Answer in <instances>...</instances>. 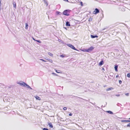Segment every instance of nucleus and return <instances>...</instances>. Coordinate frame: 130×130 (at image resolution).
<instances>
[{
  "label": "nucleus",
  "mask_w": 130,
  "mask_h": 130,
  "mask_svg": "<svg viewBox=\"0 0 130 130\" xmlns=\"http://www.w3.org/2000/svg\"><path fill=\"white\" fill-rule=\"evenodd\" d=\"M125 95L127 96H129V93H127L125 94Z\"/></svg>",
  "instance_id": "24"
},
{
  "label": "nucleus",
  "mask_w": 130,
  "mask_h": 130,
  "mask_svg": "<svg viewBox=\"0 0 130 130\" xmlns=\"http://www.w3.org/2000/svg\"><path fill=\"white\" fill-rule=\"evenodd\" d=\"M35 98H36L37 100H41V98L38 96H35Z\"/></svg>",
  "instance_id": "9"
},
{
  "label": "nucleus",
  "mask_w": 130,
  "mask_h": 130,
  "mask_svg": "<svg viewBox=\"0 0 130 130\" xmlns=\"http://www.w3.org/2000/svg\"><path fill=\"white\" fill-rule=\"evenodd\" d=\"M48 54L50 56H52L53 55V54L50 52L48 53Z\"/></svg>",
  "instance_id": "15"
},
{
  "label": "nucleus",
  "mask_w": 130,
  "mask_h": 130,
  "mask_svg": "<svg viewBox=\"0 0 130 130\" xmlns=\"http://www.w3.org/2000/svg\"><path fill=\"white\" fill-rule=\"evenodd\" d=\"M13 4L14 7L16 8V4L15 2H13Z\"/></svg>",
  "instance_id": "10"
},
{
  "label": "nucleus",
  "mask_w": 130,
  "mask_h": 130,
  "mask_svg": "<svg viewBox=\"0 0 130 130\" xmlns=\"http://www.w3.org/2000/svg\"><path fill=\"white\" fill-rule=\"evenodd\" d=\"M129 119H130V118H129Z\"/></svg>",
  "instance_id": "34"
},
{
  "label": "nucleus",
  "mask_w": 130,
  "mask_h": 130,
  "mask_svg": "<svg viewBox=\"0 0 130 130\" xmlns=\"http://www.w3.org/2000/svg\"><path fill=\"white\" fill-rule=\"evenodd\" d=\"M118 67L117 65L115 66V70L117 72L118 71V70H117Z\"/></svg>",
  "instance_id": "12"
},
{
  "label": "nucleus",
  "mask_w": 130,
  "mask_h": 130,
  "mask_svg": "<svg viewBox=\"0 0 130 130\" xmlns=\"http://www.w3.org/2000/svg\"><path fill=\"white\" fill-rule=\"evenodd\" d=\"M60 56L62 57H64V56L63 55H62Z\"/></svg>",
  "instance_id": "25"
},
{
  "label": "nucleus",
  "mask_w": 130,
  "mask_h": 130,
  "mask_svg": "<svg viewBox=\"0 0 130 130\" xmlns=\"http://www.w3.org/2000/svg\"><path fill=\"white\" fill-rule=\"evenodd\" d=\"M50 128H52L53 127V126L52 124V123L51 122L49 123L48 124Z\"/></svg>",
  "instance_id": "7"
},
{
  "label": "nucleus",
  "mask_w": 130,
  "mask_h": 130,
  "mask_svg": "<svg viewBox=\"0 0 130 130\" xmlns=\"http://www.w3.org/2000/svg\"><path fill=\"white\" fill-rule=\"evenodd\" d=\"M43 130H48V129L47 128H43Z\"/></svg>",
  "instance_id": "23"
},
{
  "label": "nucleus",
  "mask_w": 130,
  "mask_h": 130,
  "mask_svg": "<svg viewBox=\"0 0 130 130\" xmlns=\"http://www.w3.org/2000/svg\"><path fill=\"white\" fill-rule=\"evenodd\" d=\"M25 25H26L25 28L26 29H27L28 28V25L26 23Z\"/></svg>",
  "instance_id": "16"
},
{
  "label": "nucleus",
  "mask_w": 130,
  "mask_h": 130,
  "mask_svg": "<svg viewBox=\"0 0 130 130\" xmlns=\"http://www.w3.org/2000/svg\"><path fill=\"white\" fill-rule=\"evenodd\" d=\"M123 121L124 122H130V120H124V121Z\"/></svg>",
  "instance_id": "21"
},
{
  "label": "nucleus",
  "mask_w": 130,
  "mask_h": 130,
  "mask_svg": "<svg viewBox=\"0 0 130 130\" xmlns=\"http://www.w3.org/2000/svg\"><path fill=\"white\" fill-rule=\"evenodd\" d=\"M67 45L68 46L70 47L72 49L75 50H77L75 48L73 45L71 44H67Z\"/></svg>",
  "instance_id": "3"
},
{
  "label": "nucleus",
  "mask_w": 130,
  "mask_h": 130,
  "mask_svg": "<svg viewBox=\"0 0 130 130\" xmlns=\"http://www.w3.org/2000/svg\"><path fill=\"white\" fill-rule=\"evenodd\" d=\"M118 77V75H117V76H116V78H117V77Z\"/></svg>",
  "instance_id": "31"
},
{
  "label": "nucleus",
  "mask_w": 130,
  "mask_h": 130,
  "mask_svg": "<svg viewBox=\"0 0 130 130\" xmlns=\"http://www.w3.org/2000/svg\"><path fill=\"white\" fill-rule=\"evenodd\" d=\"M33 39L34 40H35V39Z\"/></svg>",
  "instance_id": "33"
},
{
  "label": "nucleus",
  "mask_w": 130,
  "mask_h": 130,
  "mask_svg": "<svg viewBox=\"0 0 130 130\" xmlns=\"http://www.w3.org/2000/svg\"><path fill=\"white\" fill-rule=\"evenodd\" d=\"M56 72L57 73H60V72H58V71H57V70H56Z\"/></svg>",
  "instance_id": "28"
},
{
  "label": "nucleus",
  "mask_w": 130,
  "mask_h": 130,
  "mask_svg": "<svg viewBox=\"0 0 130 130\" xmlns=\"http://www.w3.org/2000/svg\"><path fill=\"white\" fill-rule=\"evenodd\" d=\"M113 89V88H108L107 90H106L107 91H109L110 90H111L112 89Z\"/></svg>",
  "instance_id": "13"
},
{
  "label": "nucleus",
  "mask_w": 130,
  "mask_h": 130,
  "mask_svg": "<svg viewBox=\"0 0 130 130\" xmlns=\"http://www.w3.org/2000/svg\"><path fill=\"white\" fill-rule=\"evenodd\" d=\"M127 76L128 77H130V73H128L127 75Z\"/></svg>",
  "instance_id": "18"
},
{
  "label": "nucleus",
  "mask_w": 130,
  "mask_h": 130,
  "mask_svg": "<svg viewBox=\"0 0 130 130\" xmlns=\"http://www.w3.org/2000/svg\"><path fill=\"white\" fill-rule=\"evenodd\" d=\"M94 47H92V46H91L87 50V52H90L92 50L94 49Z\"/></svg>",
  "instance_id": "5"
},
{
  "label": "nucleus",
  "mask_w": 130,
  "mask_h": 130,
  "mask_svg": "<svg viewBox=\"0 0 130 130\" xmlns=\"http://www.w3.org/2000/svg\"><path fill=\"white\" fill-rule=\"evenodd\" d=\"M81 3H82V2H81Z\"/></svg>",
  "instance_id": "32"
},
{
  "label": "nucleus",
  "mask_w": 130,
  "mask_h": 130,
  "mask_svg": "<svg viewBox=\"0 0 130 130\" xmlns=\"http://www.w3.org/2000/svg\"><path fill=\"white\" fill-rule=\"evenodd\" d=\"M127 127H130V123L127 125Z\"/></svg>",
  "instance_id": "26"
},
{
  "label": "nucleus",
  "mask_w": 130,
  "mask_h": 130,
  "mask_svg": "<svg viewBox=\"0 0 130 130\" xmlns=\"http://www.w3.org/2000/svg\"><path fill=\"white\" fill-rule=\"evenodd\" d=\"M63 109L64 110H66L67 109V108L66 107H64L63 108Z\"/></svg>",
  "instance_id": "19"
},
{
  "label": "nucleus",
  "mask_w": 130,
  "mask_h": 130,
  "mask_svg": "<svg viewBox=\"0 0 130 130\" xmlns=\"http://www.w3.org/2000/svg\"><path fill=\"white\" fill-rule=\"evenodd\" d=\"M47 60L48 61H49V62H51V63H52L53 62V61L52 60L49 59H47Z\"/></svg>",
  "instance_id": "17"
},
{
  "label": "nucleus",
  "mask_w": 130,
  "mask_h": 130,
  "mask_svg": "<svg viewBox=\"0 0 130 130\" xmlns=\"http://www.w3.org/2000/svg\"><path fill=\"white\" fill-rule=\"evenodd\" d=\"M106 112L108 113L111 114H112L113 113V112L112 111H106Z\"/></svg>",
  "instance_id": "14"
},
{
  "label": "nucleus",
  "mask_w": 130,
  "mask_h": 130,
  "mask_svg": "<svg viewBox=\"0 0 130 130\" xmlns=\"http://www.w3.org/2000/svg\"><path fill=\"white\" fill-rule=\"evenodd\" d=\"M99 11L98 9L97 8H96L95 9V10H94L93 12V14H96L97 13H99Z\"/></svg>",
  "instance_id": "4"
},
{
  "label": "nucleus",
  "mask_w": 130,
  "mask_h": 130,
  "mask_svg": "<svg viewBox=\"0 0 130 130\" xmlns=\"http://www.w3.org/2000/svg\"><path fill=\"white\" fill-rule=\"evenodd\" d=\"M72 113H70V114H69V115L70 116H72Z\"/></svg>",
  "instance_id": "29"
},
{
  "label": "nucleus",
  "mask_w": 130,
  "mask_h": 130,
  "mask_svg": "<svg viewBox=\"0 0 130 130\" xmlns=\"http://www.w3.org/2000/svg\"><path fill=\"white\" fill-rule=\"evenodd\" d=\"M91 37L92 38H98V36L97 35L93 36V35H91Z\"/></svg>",
  "instance_id": "8"
},
{
  "label": "nucleus",
  "mask_w": 130,
  "mask_h": 130,
  "mask_svg": "<svg viewBox=\"0 0 130 130\" xmlns=\"http://www.w3.org/2000/svg\"><path fill=\"white\" fill-rule=\"evenodd\" d=\"M70 10H64L63 11V14L64 15L68 16L70 15L69 13H70Z\"/></svg>",
  "instance_id": "1"
},
{
  "label": "nucleus",
  "mask_w": 130,
  "mask_h": 130,
  "mask_svg": "<svg viewBox=\"0 0 130 130\" xmlns=\"http://www.w3.org/2000/svg\"><path fill=\"white\" fill-rule=\"evenodd\" d=\"M66 26H70V25L69 22H67L66 23Z\"/></svg>",
  "instance_id": "11"
},
{
  "label": "nucleus",
  "mask_w": 130,
  "mask_h": 130,
  "mask_svg": "<svg viewBox=\"0 0 130 130\" xmlns=\"http://www.w3.org/2000/svg\"><path fill=\"white\" fill-rule=\"evenodd\" d=\"M36 41L40 43H41V42L40 40H36Z\"/></svg>",
  "instance_id": "20"
},
{
  "label": "nucleus",
  "mask_w": 130,
  "mask_h": 130,
  "mask_svg": "<svg viewBox=\"0 0 130 130\" xmlns=\"http://www.w3.org/2000/svg\"><path fill=\"white\" fill-rule=\"evenodd\" d=\"M20 84L21 85V86L23 85L24 87H27L28 88H30V86H29L26 83H25L24 82H23L22 83H20Z\"/></svg>",
  "instance_id": "2"
},
{
  "label": "nucleus",
  "mask_w": 130,
  "mask_h": 130,
  "mask_svg": "<svg viewBox=\"0 0 130 130\" xmlns=\"http://www.w3.org/2000/svg\"><path fill=\"white\" fill-rule=\"evenodd\" d=\"M120 95L119 94H118V95H116V96H120Z\"/></svg>",
  "instance_id": "30"
},
{
  "label": "nucleus",
  "mask_w": 130,
  "mask_h": 130,
  "mask_svg": "<svg viewBox=\"0 0 130 130\" xmlns=\"http://www.w3.org/2000/svg\"><path fill=\"white\" fill-rule=\"evenodd\" d=\"M40 60L43 61H44V62H46V61L44 60L43 59H40Z\"/></svg>",
  "instance_id": "22"
},
{
  "label": "nucleus",
  "mask_w": 130,
  "mask_h": 130,
  "mask_svg": "<svg viewBox=\"0 0 130 130\" xmlns=\"http://www.w3.org/2000/svg\"><path fill=\"white\" fill-rule=\"evenodd\" d=\"M119 83L120 84H121L122 83V82L121 80H119Z\"/></svg>",
  "instance_id": "27"
},
{
  "label": "nucleus",
  "mask_w": 130,
  "mask_h": 130,
  "mask_svg": "<svg viewBox=\"0 0 130 130\" xmlns=\"http://www.w3.org/2000/svg\"><path fill=\"white\" fill-rule=\"evenodd\" d=\"M104 64V62L103 60L101 61L99 63V65L100 66H101Z\"/></svg>",
  "instance_id": "6"
}]
</instances>
